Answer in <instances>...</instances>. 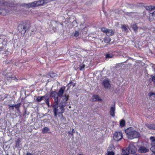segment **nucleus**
<instances>
[{
	"label": "nucleus",
	"mask_w": 155,
	"mask_h": 155,
	"mask_svg": "<svg viewBox=\"0 0 155 155\" xmlns=\"http://www.w3.org/2000/svg\"><path fill=\"white\" fill-rule=\"evenodd\" d=\"M65 87L63 86L59 90L57 93L55 91H52L50 94V97H53L54 100V104L53 105L54 115L57 117L58 112V97H62L65 89Z\"/></svg>",
	"instance_id": "nucleus-1"
},
{
	"label": "nucleus",
	"mask_w": 155,
	"mask_h": 155,
	"mask_svg": "<svg viewBox=\"0 0 155 155\" xmlns=\"http://www.w3.org/2000/svg\"><path fill=\"white\" fill-rule=\"evenodd\" d=\"M128 138L130 139L139 138L140 137L139 132L132 127H129L125 130Z\"/></svg>",
	"instance_id": "nucleus-2"
},
{
	"label": "nucleus",
	"mask_w": 155,
	"mask_h": 155,
	"mask_svg": "<svg viewBox=\"0 0 155 155\" xmlns=\"http://www.w3.org/2000/svg\"><path fill=\"white\" fill-rule=\"evenodd\" d=\"M31 27L30 23L27 20L21 22L18 26V31L21 34L24 35L26 32L27 30Z\"/></svg>",
	"instance_id": "nucleus-3"
},
{
	"label": "nucleus",
	"mask_w": 155,
	"mask_h": 155,
	"mask_svg": "<svg viewBox=\"0 0 155 155\" xmlns=\"http://www.w3.org/2000/svg\"><path fill=\"white\" fill-rule=\"evenodd\" d=\"M137 149L135 146L133 144H130L128 147V155L130 154H133L136 153Z\"/></svg>",
	"instance_id": "nucleus-4"
},
{
	"label": "nucleus",
	"mask_w": 155,
	"mask_h": 155,
	"mask_svg": "<svg viewBox=\"0 0 155 155\" xmlns=\"http://www.w3.org/2000/svg\"><path fill=\"white\" fill-rule=\"evenodd\" d=\"M123 137L122 132L116 131L115 132L113 135V138L116 141H118L120 140Z\"/></svg>",
	"instance_id": "nucleus-5"
},
{
	"label": "nucleus",
	"mask_w": 155,
	"mask_h": 155,
	"mask_svg": "<svg viewBox=\"0 0 155 155\" xmlns=\"http://www.w3.org/2000/svg\"><path fill=\"white\" fill-rule=\"evenodd\" d=\"M150 139L151 141V145L152 146L150 150L155 155V137L151 136L150 137Z\"/></svg>",
	"instance_id": "nucleus-6"
},
{
	"label": "nucleus",
	"mask_w": 155,
	"mask_h": 155,
	"mask_svg": "<svg viewBox=\"0 0 155 155\" xmlns=\"http://www.w3.org/2000/svg\"><path fill=\"white\" fill-rule=\"evenodd\" d=\"M9 10L5 8L1 9L0 8V15L3 16H5L9 13Z\"/></svg>",
	"instance_id": "nucleus-7"
},
{
	"label": "nucleus",
	"mask_w": 155,
	"mask_h": 155,
	"mask_svg": "<svg viewBox=\"0 0 155 155\" xmlns=\"http://www.w3.org/2000/svg\"><path fill=\"white\" fill-rule=\"evenodd\" d=\"M149 149L145 147H140L138 150L139 152L145 153L149 151Z\"/></svg>",
	"instance_id": "nucleus-8"
},
{
	"label": "nucleus",
	"mask_w": 155,
	"mask_h": 155,
	"mask_svg": "<svg viewBox=\"0 0 155 155\" xmlns=\"http://www.w3.org/2000/svg\"><path fill=\"white\" fill-rule=\"evenodd\" d=\"M7 40L6 39L0 38V47L2 48V46L6 45Z\"/></svg>",
	"instance_id": "nucleus-9"
},
{
	"label": "nucleus",
	"mask_w": 155,
	"mask_h": 155,
	"mask_svg": "<svg viewBox=\"0 0 155 155\" xmlns=\"http://www.w3.org/2000/svg\"><path fill=\"white\" fill-rule=\"evenodd\" d=\"M148 19L150 21L155 20V11L149 14Z\"/></svg>",
	"instance_id": "nucleus-10"
},
{
	"label": "nucleus",
	"mask_w": 155,
	"mask_h": 155,
	"mask_svg": "<svg viewBox=\"0 0 155 155\" xmlns=\"http://www.w3.org/2000/svg\"><path fill=\"white\" fill-rule=\"evenodd\" d=\"M146 126L150 129L155 130V124L147 123L146 124Z\"/></svg>",
	"instance_id": "nucleus-11"
},
{
	"label": "nucleus",
	"mask_w": 155,
	"mask_h": 155,
	"mask_svg": "<svg viewBox=\"0 0 155 155\" xmlns=\"http://www.w3.org/2000/svg\"><path fill=\"white\" fill-rule=\"evenodd\" d=\"M114 32L112 29H108L106 31V34L108 36H111L114 34Z\"/></svg>",
	"instance_id": "nucleus-12"
},
{
	"label": "nucleus",
	"mask_w": 155,
	"mask_h": 155,
	"mask_svg": "<svg viewBox=\"0 0 155 155\" xmlns=\"http://www.w3.org/2000/svg\"><path fill=\"white\" fill-rule=\"evenodd\" d=\"M36 1H35L31 3H29L27 4L26 5L29 8L36 7L37 5L36 4Z\"/></svg>",
	"instance_id": "nucleus-13"
},
{
	"label": "nucleus",
	"mask_w": 155,
	"mask_h": 155,
	"mask_svg": "<svg viewBox=\"0 0 155 155\" xmlns=\"http://www.w3.org/2000/svg\"><path fill=\"white\" fill-rule=\"evenodd\" d=\"M104 85L105 88H108L110 86V84L108 80L105 79L104 80Z\"/></svg>",
	"instance_id": "nucleus-14"
},
{
	"label": "nucleus",
	"mask_w": 155,
	"mask_h": 155,
	"mask_svg": "<svg viewBox=\"0 0 155 155\" xmlns=\"http://www.w3.org/2000/svg\"><path fill=\"white\" fill-rule=\"evenodd\" d=\"M92 100L93 101H102L99 96L97 95H94L92 96Z\"/></svg>",
	"instance_id": "nucleus-15"
},
{
	"label": "nucleus",
	"mask_w": 155,
	"mask_h": 155,
	"mask_svg": "<svg viewBox=\"0 0 155 155\" xmlns=\"http://www.w3.org/2000/svg\"><path fill=\"white\" fill-rule=\"evenodd\" d=\"M115 109L114 107H111L110 108V115L113 117H114L115 116Z\"/></svg>",
	"instance_id": "nucleus-16"
},
{
	"label": "nucleus",
	"mask_w": 155,
	"mask_h": 155,
	"mask_svg": "<svg viewBox=\"0 0 155 155\" xmlns=\"http://www.w3.org/2000/svg\"><path fill=\"white\" fill-rule=\"evenodd\" d=\"M47 0H40L38 1H36V4L37 6L42 5L45 3V1Z\"/></svg>",
	"instance_id": "nucleus-17"
},
{
	"label": "nucleus",
	"mask_w": 155,
	"mask_h": 155,
	"mask_svg": "<svg viewBox=\"0 0 155 155\" xmlns=\"http://www.w3.org/2000/svg\"><path fill=\"white\" fill-rule=\"evenodd\" d=\"M50 130L49 128L48 127H44L42 129V133L43 134H46L47 133H51L50 132H48Z\"/></svg>",
	"instance_id": "nucleus-18"
},
{
	"label": "nucleus",
	"mask_w": 155,
	"mask_h": 155,
	"mask_svg": "<svg viewBox=\"0 0 155 155\" xmlns=\"http://www.w3.org/2000/svg\"><path fill=\"white\" fill-rule=\"evenodd\" d=\"M146 10L151 11L152 10L155 9V6L153 5L146 6L145 7Z\"/></svg>",
	"instance_id": "nucleus-19"
},
{
	"label": "nucleus",
	"mask_w": 155,
	"mask_h": 155,
	"mask_svg": "<svg viewBox=\"0 0 155 155\" xmlns=\"http://www.w3.org/2000/svg\"><path fill=\"white\" fill-rule=\"evenodd\" d=\"M64 96L65 97L64 98H63V101L62 102V104L66 103L68 100L69 96L67 95L66 94H64Z\"/></svg>",
	"instance_id": "nucleus-20"
},
{
	"label": "nucleus",
	"mask_w": 155,
	"mask_h": 155,
	"mask_svg": "<svg viewBox=\"0 0 155 155\" xmlns=\"http://www.w3.org/2000/svg\"><path fill=\"white\" fill-rule=\"evenodd\" d=\"M46 97V95H44L42 96H38L37 97L36 100L38 102H40L44 98H45Z\"/></svg>",
	"instance_id": "nucleus-21"
},
{
	"label": "nucleus",
	"mask_w": 155,
	"mask_h": 155,
	"mask_svg": "<svg viewBox=\"0 0 155 155\" xmlns=\"http://www.w3.org/2000/svg\"><path fill=\"white\" fill-rule=\"evenodd\" d=\"M132 27V28L133 29L135 32H137V31L138 28L136 24L133 25Z\"/></svg>",
	"instance_id": "nucleus-22"
},
{
	"label": "nucleus",
	"mask_w": 155,
	"mask_h": 155,
	"mask_svg": "<svg viewBox=\"0 0 155 155\" xmlns=\"http://www.w3.org/2000/svg\"><path fill=\"white\" fill-rule=\"evenodd\" d=\"M120 125L121 127H124L125 125V122L124 120L122 119L120 120Z\"/></svg>",
	"instance_id": "nucleus-23"
},
{
	"label": "nucleus",
	"mask_w": 155,
	"mask_h": 155,
	"mask_svg": "<svg viewBox=\"0 0 155 155\" xmlns=\"http://www.w3.org/2000/svg\"><path fill=\"white\" fill-rule=\"evenodd\" d=\"M59 107L61 109V111L59 112V113L62 114L64 112V106L62 104L61 105H59Z\"/></svg>",
	"instance_id": "nucleus-24"
},
{
	"label": "nucleus",
	"mask_w": 155,
	"mask_h": 155,
	"mask_svg": "<svg viewBox=\"0 0 155 155\" xmlns=\"http://www.w3.org/2000/svg\"><path fill=\"white\" fill-rule=\"evenodd\" d=\"M21 105V103H19L17 104L14 105V106H15V107L16 109L17 110H19V107H20Z\"/></svg>",
	"instance_id": "nucleus-25"
},
{
	"label": "nucleus",
	"mask_w": 155,
	"mask_h": 155,
	"mask_svg": "<svg viewBox=\"0 0 155 155\" xmlns=\"http://www.w3.org/2000/svg\"><path fill=\"white\" fill-rule=\"evenodd\" d=\"M85 65L83 64H81L79 65L78 68L80 71H81L85 68Z\"/></svg>",
	"instance_id": "nucleus-26"
},
{
	"label": "nucleus",
	"mask_w": 155,
	"mask_h": 155,
	"mask_svg": "<svg viewBox=\"0 0 155 155\" xmlns=\"http://www.w3.org/2000/svg\"><path fill=\"white\" fill-rule=\"evenodd\" d=\"M121 29L122 30L124 31H126L127 29L126 26L124 25H121Z\"/></svg>",
	"instance_id": "nucleus-27"
},
{
	"label": "nucleus",
	"mask_w": 155,
	"mask_h": 155,
	"mask_svg": "<svg viewBox=\"0 0 155 155\" xmlns=\"http://www.w3.org/2000/svg\"><path fill=\"white\" fill-rule=\"evenodd\" d=\"M113 56V55L112 54H107L106 55V58H111Z\"/></svg>",
	"instance_id": "nucleus-28"
},
{
	"label": "nucleus",
	"mask_w": 155,
	"mask_h": 155,
	"mask_svg": "<svg viewBox=\"0 0 155 155\" xmlns=\"http://www.w3.org/2000/svg\"><path fill=\"white\" fill-rule=\"evenodd\" d=\"M45 102H46L47 105L48 107L49 106V102H50V99L49 98H45Z\"/></svg>",
	"instance_id": "nucleus-29"
},
{
	"label": "nucleus",
	"mask_w": 155,
	"mask_h": 155,
	"mask_svg": "<svg viewBox=\"0 0 155 155\" xmlns=\"http://www.w3.org/2000/svg\"><path fill=\"white\" fill-rule=\"evenodd\" d=\"M20 143V140L19 139H18L15 141L16 146L18 147L19 146Z\"/></svg>",
	"instance_id": "nucleus-30"
},
{
	"label": "nucleus",
	"mask_w": 155,
	"mask_h": 155,
	"mask_svg": "<svg viewBox=\"0 0 155 155\" xmlns=\"http://www.w3.org/2000/svg\"><path fill=\"white\" fill-rule=\"evenodd\" d=\"M6 3H7V2H5L4 1L0 0V5H7Z\"/></svg>",
	"instance_id": "nucleus-31"
},
{
	"label": "nucleus",
	"mask_w": 155,
	"mask_h": 155,
	"mask_svg": "<svg viewBox=\"0 0 155 155\" xmlns=\"http://www.w3.org/2000/svg\"><path fill=\"white\" fill-rule=\"evenodd\" d=\"M107 29H107V28L105 27H102L101 28V31L105 33H106V31H107Z\"/></svg>",
	"instance_id": "nucleus-32"
},
{
	"label": "nucleus",
	"mask_w": 155,
	"mask_h": 155,
	"mask_svg": "<svg viewBox=\"0 0 155 155\" xmlns=\"http://www.w3.org/2000/svg\"><path fill=\"white\" fill-rule=\"evenodd\" d=\"M79 35V32L77 31H75L74 36L75 37H78Z\"/></svg>",
	"instance_id": "nucleus-33"
},
{
	"label": "nucleus",
	"mask_w": 155,
	"mask_h": 155,
	"mask_svg": "<svg viewBox=\"0 0 155 155\" xmlns=\"http://www.w3.org/2000/svg\"><path fill=\"white\" fill-rule=\"evenodd\" d=\"M14 77H13L12 75L10 76H8L6 78L7 80H10L12 79Z\"/></svg>",
	"instance_id": "nucleus-34"
},
{
	"label": "nucleus",
	"mask_w": 155,
	"mask_h": 155,
	"mask_svg": "<svg viewBox=\"0 0 155 155\" xmlns=\"http://www.w3.org/2000/svg\"><path fill=\"white\" fill-rule=\"evenodd\" d=\"M15 107V106H14V105H9V107H8V109L9 110H13L14 109V107Z\"/></svg>",
	"instance_id": "nucleus-35"
},
{
	"label": "nucleus",
	"mask_w": 155,
	"mask_h": 155,
	"mask_svg": "<svg viewBox=\"0 0 155 155\" xmlns=\"http://www.w3.org/2000/svg\"><path fill=\"white\" fill-rule=\"evenodd\" d=\"M62 114V116L61 117V121H65L66 120V118L65 117H64L63 115Z\"/></svg>",
	"instance_id": "nucleus-36"
},
{
	"label": "nucleus",
	"mask_w": 155,
	"mask_h": 155,
	"mask_svg": "<svg viewBox=\"0 0 155 155\" xmlns=\"http://www.w3.org/2000/svg\"><path fill=\"white\" fill-rule=\"evenodd\" d=\"M107 155H114V153L113 151H110L108 153Z\"/></svg>",
	"instance_id": "nucleus-37"
},
{
	"label": "nucleus",
	"mask_w": 155,
	"mask_h": 155,
	"mask_svg": "<svg viewBox=\"0 0 155 155\" xmlns=\"http://www.w3.org/2000/svg\"><path fill=\"white\" fill-rule=\"evenodd\" d=\"M153 95H155V93L152 92H151L148 94V95L149 97H151Z\"/></svg>",
	"instance_id": "nucleus-38"
},
{
	"label": "nucleus",
	"mask_w": 155,
	"mask_h": 155,
	"mask_svg": "<svg viewBox=\"0 0 155 155\" xmlns=\"http://www.w3.org/2000/svg\"><path fill=\"white\" fill-rule=\"evenodd\" d=\"M152 81H153L155 84V76H153L152 78Z\"/></svg>",
	"instance_id": "nucleus-39"
},
{
	"label": "nucleus",
	"mask_w": 155,
	"mask_h": 155,
	"mask_svg": "<svg viewBox=\"0 0 155 155\" xmlns=\"http://www.w3.org/2000/svg\"><path fill=\"white\" fill-rule=\"evenodd\" d=\"M26 155H35V154H32L30 153H26Z\"/></svg>",
	"instance_id": "nucleus-40"
},
{
	"label": "nucleus",
	"mask_w": 155,
	"mask_h": 155,
	"mask_svg": "<svg viewBox=\"0 0 155 155\" xmlns=\"http://www.w3.org/2000/svg\"><path fill=\"white\" fill-rule=\"evenodd\" d=\"M73 83L72 81H70L69 83L68 84V85H69V84H71Z\"/></svg>",
	"instance_id": "nucleus-41"
},
{
	"label": "nucleus",
	"mask_w": 155,
	"mask_h": 155,
	"mask_svg": "<svg viewBox=\"0 0 155 155\" xmlns=\"http://www.w3.org/2000/svg\"><path fill=\"white\" fill-rule=\"evenodd\" d=\"M72 85L73 87H75L76 85V84L75 83H73L72 84Z\"/></svg>",
	"instance_id": "nucleus-42"
},
{
	"label": "nucleus",
	"mask_w": 155,
	"mask_h": 155,
	"mask_svg": "<svg viewBox=\"0 0 155 155\" xmlns=\"http://www.w3.org/2000/svg\"><path fill=\"white\" fill-rule=\"evenodd\" d=\"M68 134H71L72 135V133H71V132H68Z\"/></svg>",
	"instance_id": "nucleus-43"
},
{
	"label": "nucleus",
	"mask_w": 155,
	"mask_h": 155,
	"mask_svg": "<svg viewBox=\"0 0 155 155\" xmlns=\"http://www.w3.org/2000/svg\"><path fill=\"white\" fill-rule=\"evenodd\" d=\"M72 133H74V129H73L72 131Z\"/></svg>",
	"instance_id": "nucleus-44"
},
{
	"label": "nucleus",
	"mask_w": 155,
	"mask_h": 155,
	"mask_svg": "<svg viewBox=\"0 0 155 155\" xmlns=\"http://www.w3.org/2000/svg\"><path fill=\"white\" fill-rule=\"evenodd\" d=\"M78 155H83L82 154H79Z\"/></svg>",
	"instance_id": "nucleus-45"
},
{
	"label": "nucleus",
	"mask_w": 155,
	"mask_h": 155,
	"mask_svg": "<svg viewBox=\"0 0 155 155\" xmlns=\"http://www.w3.org/2000/svg\"><path fill=\"white\" fill-rule=\"evenodd\" d=\"M14 78H16V77L15 76L14 77Z\"/></svg>",
	"instance_id": "nucleus-46"
},
{
	"label": "nucleus",
	"mask_w": 155,
	"mask_h": 155,
	"mask_svg": "<svg viewBox=\"0 0 155 155\" xmlns=\"http://www.w3.org/2000/svg\"><path fill=\"white\" fill-rule=\"evenodd\" d=\"M50 77H51V75H50Z\"/></svg>",
	"instance_id": "nucleus-47"
},
{
	"label": "nucleus",
	"mask_w": 155,
	"mask_h": 155,
	"mask_svg": "<svg viewBox=\"0 0 155 155\" xmlns=\"http://www.w3.org/2000/svg\"><path fill=\"white\" fill-rule=\"evenodd\" d=\"M7 155H8V154Z\"/></svg>",
	"instance_id": "nucleus-48"
}]
</instances>
